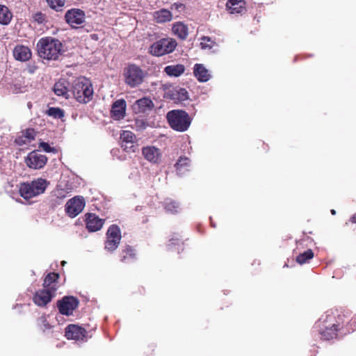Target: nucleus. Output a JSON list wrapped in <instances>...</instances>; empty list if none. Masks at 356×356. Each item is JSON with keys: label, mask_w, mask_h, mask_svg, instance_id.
Listing matches in <instances>:
<instances>
[{"label": "nucleus", "mask_w": 356, "mask_h": 356, "mask_svg": "<svg viewBox=\"0 0 356 356\" xmlns=\"http://www.w3.org/2000/svg\"><path fill=\"white\" fill-rule=\"evenodd\" d=\"M37 49L40 57L54 60L61 54L62 43L56 38L44 37L38 42Z\"/></svg>", "instance_id": "1"}, {"label": "nucleus", "mask_w": 356, "mask_h": 356, "mask_svg": "<svg viewBox=\"0 0 356 356\" xmlns=\"http://www.w3.org/2000/svg\"><path fill=\"white\" fill-rule=\"evenodd\" d=\"M72 91L74 97L80 103L90 102L93 95L92 83L85 77H79L73 82Z\"/></svg>", "instance_id": "2"}, {"label": "nucleus", "mask_w": 356, "mask_h": 356, "mask_svg": "<svg viewBox=\"0 0 356 356\" xmlns=\"http://www.w3.org/2000/svg\"><path fill=\"white\" fill-rule=\"evenodd\" d=\"M48 184L49 182L46 179L38 178L31 182L21 184L19 191L23 198L28 200L42 194Z\"/></svg>", "instance_id": "3"}, {"label": "nucleus", "mask_w": 356, "mask_h": 356, "mask_svg": "<svg viewBox=\"0 0 356 356\" xmlns=\"http://www.w3.org/2000/svg\"><path fill=\"white\" fill-rule=\"evenodd\" d=\"M167 119L174 130L181 132L186 131L191 122L188 113L181 110L169 111L167 114Z\"/></svg>", "instance_id": "4"}, {"label": "nucleus", "mask_w": 356, "mask_h": 356, "mask_svg": "<svg viewBox=\"0 0 356 356\" xmlns=\"http://www.w3.org/2000/svg\"><path fill=\"white\" fill-rule=\"evenodd\" d=\"M177 43L172 38H163L153 43L149 48V51L153 56H161L172 52Z\"/></svg>", "instance_id": "5"}, {"label": "nucleus", "mask_w": 356, "mask_h": 356, "mask_svg": "<svg viewBox=\"0 0 356 356\" xmlns=\"http://www.w3.org/2000/svg\"><path fill=\"white\" fill-rule=\"evenodd\" d=\"M125 83L131 88L142 83L144 79L143 71L136 65H130L124 69Z\"/></svg>", "instance_id": "6"}, {"label": "nucleus", "mask_w": 356, "mask_h": 356, "mask_svg": "<svg viewBox=\"0 0 356 356\" xmlns=\"http://www.w3.org/2000/svg\"><path fill=\"white\" fill-rule=\"evenodd\" d=\"M121 238V231L119 227L115 225L110 226L106 232L105 249L110 252L114 251L118 247Z\"/></svg>", "instance_id": "7"}, {"label": "nucleus", "mask_w": 356, "mask_h": 356, "mask_svg": "<svg viewBox=\"0 0 356 356\" xmlns=\"http://www.w3.org/2000/svg\"><path fill=\"white\" fill-rule=\"evenodd\" d=\"M85 204V200L83 197L76 196L67 202L66 213L70 217L74 218L83 211Z\"/></svg>", "instance_id": "8"}, {"label": "nucleus", "mask_w": 356, "mask_h": 356, "mask_svg": "<svg viewBox=\"0 0 356 356\" xmlns=\"http://www.w3.org/2000/svg\"><path fill=\"white\" fill-rule=\"evenodd\" d=\"M47 161L45 155L42 154L39 151H33L30 152L25 159V163L27 166L33 169L42 168Z\"/></svg>", "instance_id": "9"}, {"label": "nucleus", "mask_w": 356, "mask_h": 356, "mask_svg": "<svg viewBox=\"0 0 356 356\" xmlns=\"http://www.w3.org/2000/svg\"><path fill=\"white\" fill-rule=\"evenodd\" d=\"M56 290V287L51 286L37 291L33 297L34 302L40 307L45 306L54 297Z\"/></svg>", "instance_id": "10"}, {"label": "nucleus", "mask_w": 356, "mask_h": 356, "mask_svg": "<svg viewBox=\"0 0 356 356\" xmlns=\"http://www.w3.org/2000/svg\"><path fill=\"white\" fill-rule=\"evenodd\" d=\"M78 304L79 302L75 298L66 296L58 302V307L62 314L69 316L77 307Z\"/></svg>", "instance_id": "11"}, {"label": "nucleus", "mask_w": 356, "mask_h": 356, "mask_svg": "<svg viewBox=\"0 0 356 356\" xmlns=\"http://www.w3.org/2000/svg\"><path fill=\"white\" fill-rule=\"evenodd\" d=\"M66 22L72 27L82 24L85 22V13L79 9H72L65 14Z\"/></svg>", "instance_id": "12"}, {"label": "nucleus", "mask_w": 356, "mask_h": 356, "mask_svg": "<svg viewBox=\"0 0 356 356\" xmlns=\"http://www.w3.org/2000/svg\"><path fill=\"white\" fill-rule=\"evenodd\" d=\"M142 154L146 160L154 164L159 163L162 157L161 150L154 146L144 147L142 149Z\"/></svg>", "instance_id": "13"}, {"label": "nucleus", "mask_w": 356, "mask_h": 356, "mask_svg": "<svg viewBox=\"0 0 356 356\" xmlns=\"http://www.w3.org/2000/svg\"><path fill=\"white\" fill-rule=\"evenodd\" d=\"M86 334L85 329L76 325H70L65 329V337L68 339L83 340Z\"/></svg>", "instance_id": "14"}, {"label": "nucleus", "mask_w": 356, "mask_h": 356, "mask_svg": "<svg viewBox=\"0 0 356 356\" xmlns=\"http://www.w3.org/2000/svg\"><path fill=\"white\" fill-rule=\"evenodd\" d=\"M154 104L147 97H143L137 100L133 105V110L136 113H145L152 110Z\"/></svg>", "instance_id": "15"}, {"label": "nucleus", "mask_w": 356, "mask_h": 356, "mask_svg": "<svg viewBox=\"0 0 356 356\" xmlns=\"http://www.w3.org/2000/svg\"><path fill=\"white\" fill-rule=\"evenodd\" d=\"M86 222L88 231L97 232L102 227L104 220L94 213H88L86 214Z\"/></svg>", "instance_id": "16"}, {"label": "nucleus", "mask_w": 356, "mask_h": 356, "mask_svg": "<svg viewBox=\"0 0 356 356\" xmlns=\"http://www.w3.org/2000/svg\"><path fill=\"white\" fill-rule=\"evenodd\" d=\"M126 102L124 99L115 101L112 106L111 115L114 120H119L125 115Z\"/></svg>", "instance_id": "17"}, {"label": "nucleus", "mask_w": 356, "mask_h": 356, "mask_svg": "<svg viewBox=\"0 0 356 356\" xmlns=\"http://www.w3.org/2000/svg\"><path fill=\"white\" fill-rule=\"evenodd\" d=\"M31 55L30 49L24 45H17L13 49V56L17 60H29L31 58Z\"/></svg>", "instance_id": "18"}, {"label": "nucleus", "mask_w": 356, "mask_h": 356, "mask_svg": "<svg viewBox=\"0 0 356 356\" xmlns=\"http://www.w3.org/2000/svg\"><path fill=\"white\" fill-rule=\"evenodd\" d=\"M245 4L244 0H228L226 8L231 14H239L245 10Z\"/></svg>", "instance_id": "19"}, {"label": "nucleus", "mask_w": 356, "mask_h": 356, "mask_svg": "<svg viewBox=\"0 0 356 356\" xmlns=\"http://www.w3.org/2000/svg\"><path fill=\"white\" fill-rule=\"evenodd\" d=\"M193 72L195 76L200 82H206L211 77L209 70L202 64H195Z\"/></svg>", "instance_id": "20"}, {"label": "nucleus", "mask_w": 356, "mask_h": 356, "mask_svg": "<svg viewBox=\"0 0 356 356\" xmlns=\"http://www.w3.org/2000/svg\"><path fill=\"white\" fill-rule=\"evenodd\" d=\"M154 18L157 23H165L172 19V14L167 9H161L154 13Z\"/></svg>", "instance_id": "21"}, {"label": "nucleus", "mask_w": 356, "mask_h": 356, "mask_svg": "<svg viewBox=\"0 0 356 356\" xmlns=\"http://www.w3.org/2000/svg\"><path fill=\"white\" fill-rule=\"evenodd\" d=\"M172 33L181 39H185L188 35V27L182 22H177L172 28Z\"/></svg>", "instance_id": "22"}, {"label": "nucleus", "mask_w": 356, "mask_h": 356, "mask_svg": "<svg viewBox=\"0 0 356 356\" xmlns=\"http://www.w3.org/2000/svg\"><path fill=\"white\" fill-rule=\"evenodd\" d=\"M13 18V14L9 8L0 4V24L3 25H8Z\"/></svg>", "instance_id": "23"}, {"label": "nucleus", "mask_w": 356, "mask_h": 356, "mask_svg": "<svg viewBox=\"0 0 356 356\" xmlns=\"http://www.w3.org/2000/svg\"><path fill=\"white\" fill-rule=\"evenodd\" d=\"M190 165V161L186 157H180L175 164V167L177 171V173L179 175H184L186 171L188 170V167Z\"/></svg>", "instance_id": "24"}, {"label": "nucleus", "mask_w": 356, "mask_h": 356, "mask_svg": "<svg viewBox=\"0 0 356 356\" xmlns=\"http://www.w3.org/2000/svg\"><path fill=\"white\" fill-rule=\"evenodd\" d=\"M164 70L169 76H179L184 73L185 67L183 65H168Z\"/></svg>", "instance_id": "25"}, {"label": "nucleus", "mask_w": 356, "mask_h": 356, "mask_svg": "<svg viewBox=\"0 0 356 356\" xmlns=\"http://www.w3.org/2000/svg\"><path fill=\"white\" fill-rule=\"evenodd\" d=\"M54 92L58 96H63L65 98H68V90L65 86V81H58L54 84Z\"/></svg>", "instance_id": "26"}, {"label": "nucleus", "mask_w": 356, "mask_h": 356, "mask_svg": "<svg viewBox=\"0 0 356 356\" xmlns=\"http://www.w3.org/2000/svg\"><path fill=\"white\" fill-rule=\"evenodd\" d=\"M337 329L334 324L332 325L331 327H326L325 330L321 332L322 337L325 340H330L336 337Z\"/></svg>", "instance_id": "27"}, {"label": "nucleus", "mask_w": 356, "mask_h": 356, "mask_svg": "<svg viewBox=\"0 0 356 356\" xmlns=\"http://www.w3.org/2000/svg\"><path fill=\"white\" fill-rule=\"evenodd\" d=\"M58 273H49L44 280V288H49L51 286H56V284H54V283L58 280Z\"/></svg>", "instance_id": "28"}, {"label": "nucleus", "mask_w": 356, "mask_h": 356, "mask_svg": "<svg viewBox=\"0 0 356 356\" xmlns=\"http://www.w3.org/2000/svg\"><path fill=\"white\" fill-rule=\"evenodd\" d=\"M314 257V253L312 250H307L305 252L300 254L297 257L296 261L300 264H303L306 263L309 259H311Z\"/></svg>", "instance_id": "29"}, {"label": "nucleus", "mask_w": 356, "mask_h": 356, "mask_svg": "<svg viewBox=\"0 0 356 356\" xmlns=\"http://www.w3.org/2000/svg\"><path fill=\"white\" fill-rule=\"evenodd\" d=\"M47 114L56 119H62L64 117V111L60 108L51 107L47 111Z\"/></svg>", "instance_id": "30"}, {"label": "nucleus", "mask_w": 356, "mask_h": 356, "mask_svg": "<svg viewBox=\"0 0 356 356\" xmlns=\"http://www.w3.org/2000/svg\"><path fill=\"white\" fill-rule=\"evenodd\" d=\"M135 138V135L130 131H123L120 134L122 142L126 143H133Z\"/></svg>", "instance_id": "31"}, {"label": "nucleus", "mask_w": 356, "mask_h": 356, "mask_svg": "<svg viewBox=\"0 0 356 356\" xmlns=\"http://www.w3.org/2000/svg\"><path fill=\"white\" fill-rule=\"evenodd\" d=\"M165 209L168 212L176 213L179 209V204L173 200H167L165 202Z\"/></svg>", "instance_id": "32"}, {"label": "nucleus", "mask_w": 356, "mask_h": 356, "mask_svg": "<svg viewBox=\"0 0 356 356\" xmlns=\"http://www.w3.org/2000/svg\"><path fill=\"white\" fill-rule=\"evenodd\" d=\"M35 136V131L33 129H26V131L23 134L22 137H24L25 139H20V141H19V143H30L32 140L34 139Z\"/></svg>", "instance_id": "33"}, {"label": "nucleus", "mask_w": 356, "mask_h": 356, "mask_svg": "<svg viewBox=\"0 0 356 356\" xmlns=\"http://www.w3.org/2000/svg\"><path fill=\"white\" fill-rule=\"evenodd\" d=\"M215 42L209 37H202L201 38L200 46L202 49H211Z\"/></svg>", "instance_id": "34"}, {"label": "nucleus", "mask_w": 356, "mask_h": 356, "mask_svg": "<svg viewBox=\"0 0 356 356\" xmlns=\"http://www.w3.org/2000/svg\"><path fill=\"white\" fill-rule=\"evenodd\" d=\"M47 2L52 9L58 10L64 6L65 0H47Z\"/></svg>", "instance_id": "35"}, {"label": "nucleus", "mask_w": 356, "mask_h": 356, "mask_svg": "<svg viewBox=\"0 0 356 356\" xmlns=\"http://www.w3.org/2000/svg\"><path fill=\"white\" fill-rule=\"evenodd\" d=\"M39 321L40 326L43 328L44 330L51 328V325L48 323L44 316L40 317Z\"/></svg>", "instance_id": "36"}, {"label": "nucleus", "mask_w": 356, "mask_h": 356, "mask_svg": "<svg viewBox=\"0 0 356 356\" xmlns=\"http://www.w3.org/2000/svg\"><path fill=\"white\" fill-rule=\"evenodd\" d=\"M40 147L46 152H51L54 151V148L44 142L40 143Z\"/></svg>", "instance_id": "37"}, {"label": "nucleus", "mask_w": 356, "mask_h": 356, "mask_svg": "<svg viewBox=\"0 0 356 356\" xmlns=\"http://www.w3.org/2000/svg\"><path fill=\"white\" fill-rule=\"evenodd\" d=\"M184 8H185L184 5L181 3H175L171 6L172 10H176L179 12L184 10Z\"/></svg>", "instance_id": "38"}, {"label": "nucleus", "mask_w": 356, "mask_h": 356, "mask_svg": "<svg viewBox=\"0 0 356 356\" xmlns=\"http://www.w3.org/2000/svg\"><path fill=\"white\" fill-rule=\"evenodd\" d=\"M124 252L126 253V255L122 257V260L126 259L127 255H129L130 257H133L134 255V250L131 247H127Z\"/></svg>", "instance_id": "39"}, {"label": "nucleus", "mask_w": 356, "mask_h": 356, "mask_svg": "<svg viewBox=\"0 0 356 356\" xmlns=\"http://www.w3.org/2000/svg\"><path fill=\"white\" fill-rule=\"evenodd\" d=\"M179 94L181 95V100H185V99H186L188 98V92L184 88H181L179 90Z\"/></svg>", "instance_id": "40"}, {"label": "nucleus", "mask_w": 356, "mask_h": 356, "mask_svg": "<svg viewBox=\"0 0 356 356\" xmlns=\"http://www.w3.org/2000/svg\"><path fill=\"white\" fill-rule=\"evenodd\" d=\"M352 222L356 223V213L352 217Z\"/></svg>", "instance_id": "41"}, {"label": "nucleus", "mask_w": 356, "mask_h": 356, "mask_svg": "<svg viewBox=\"0 0 356 356\" xmlns=\"http://www.w3.org/2000/svg\"><path fill=\"white\" fill-rule=\"evenodd\" d=\"M331 213H332V215H335V214H336V211H335L334 209H332V210H331Z\"/></svg>", "instance_id": "42"}, {"label": "nucleus", "mask_w": 356, "mask_h": 356, "mask_svg": "<svg viewBox=\"0 0 356 356\" xmlns=\"http://www.w3.org/2000/svg\"><path fill=\"white\" fill-rule=\"evenodd\" d=\"M37 15L39 16L38 18V20H40V19L42 18V14H38Z\"/></svg>", "instance_id": "43"}, {"label": "nucleus", "mask_w": 356, "mask_h": 356, "mask_svg": "<svg viewBox=\"0 0 356 356\" xmlns=\"http://www.w3.org/2000/svg\"><path fill=\"white\" fill-rule=\"evenodd\" d=\"M37 15L39 16L38 18V20H40V19L42 18V14H38Z\"/></svg>", "instance_id": "44"}, {"label": "nucleus", "mask_w": 356, "mask_h": 356, "mask_svg": "<svg viewBox=\"0 0 356 356\" xmlns=\"http://www.w3.org/2000/svg\"><path fill=\"white\" fill-rule=\"evenodd\" d=\"M61 264H62L63 266H64L66 264V261H63Z\"/></svg>", "instance_id": "45"}, {"label": "nucleus", "mask_w": 356, "mask_h": 356, "mask_svg": "<svg viewBox=\"0 0 356 356\" xmlns=\"http://www.w3.org/2000/svg\"><path fill=\"white\" fill-rule=\"evenodd\" d=\"M122 147H124V149L127 148V147L126 145H122Z\"/></svg>", "instance_id": "46"}]
</instances>
